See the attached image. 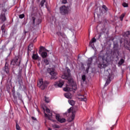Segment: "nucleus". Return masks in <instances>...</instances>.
<instances>
[{
  "instance_id": "6e6552de",
  "label": "nucleus",
  "mask_w": 130,
  "mask_h": 130,
  "mask_svg": "<svg viewBox=\"0 0 130 130\" xmlns=\"http://www.w3.org/2000/svg\"><path fill=\"white\" fill-rule=\"evenodd\" d=\"M56 119L60 122V123H63V122H66V119L62 118L61 116L59 114H56L55 115Z\"/></svg>"
},
{
  "instance_id": "4c0bfd02",
  "label": "nucleus",
  "mask_w": 130,
  "mask_h": 130,
  "mask_svg": "<svg viewBox=\"0 0 130 130\" xmlns=\"http://www.w3.org/2000/svg\"><path fill=\"white\" fill-rule=\"evenodd\" d=\"M41 23V20L38 19L37 21L36 22V25H39Z\"/></svg>"
},
{
  "instance_id": "a211bd4d",
  "label": "nucleus",
  "mask_w": 130,
  "mask_h": 130,
  "mask_svg": "<svg viewBox=\"0 0 130 130\" xmlns=\"http://www.w3.org/2000/svg\"><path fill=\"white\" fill-rule=\"evenodd\" d=\"M39 57V56H38V54H32V59H35V60H36L37 59H38V58Z\"/></svg>"
},
{
  "instance_id": "bb28decb",
  "label": "nucleus",
  "mask_w": 130,
  "mask_h": 130,
  "mask_svg": "<svg viewBox=\"0 0 130 130\" xmlns=\"http://www.w3.org/2000/svg\"><path fill=\"white\" fill-rule=\"evenodd\" d=\"M124 16H125V13L122 14L120 16V21H123V18H124Z\"/></svg>"
},
{
  "instance_id": "393cba45",
  "label": "nucleus",
  "mask_w": 130,
  "mask_h": 130,
  "mask_svg": "<svg viewBox=\"0 0 130 130\" xmlns=\"http://www.w3.org/2000/svg\"><path fill=\"white\" fill-rule=\"evenodd\" d=\"M114 50L115 51L118 50V45L117 44H114Z\"/></svg>"
},
{
  "instance_id": "1a4fd4ad",
  "label": "nucleus",
  "mask_w": 130,
  "mask_h": 130,
  "mask_svg": "<svg viewBox=\"0 0 130 130\" xmlns=\"http://www.w3.org/2000/svg\"><path fill=\"white\" fill-rule=\"evenodd\" d=\"M64 84V81L62 80H60L59 81L55 82V86L56 87V86H58L59 88H61L62 86H63Z\"/></svg>"
},
{
  "instance_id": "412c9836",
  "label": "nucleus",
  "mask_w": 130,
  "mask_h": 130,
  "mask_svg": "<svg viewBox=\"0 0 130 130\" xmlns=\"http://www.w3.org/2000/svg\"><path fill=\"white\" fill-rule=\"evenodd\" d=\"M17 95L19 100H20L21 102H23V100H22V95L20 94V93L19 92L17 93Z\"/></svg>"
},
{
  "instance_id": "c03bdc74",
  "label": "nucleus",
  "mask_w": 130,
  "mask_h": 130,
  "mask_svg": "<svg viewBox=\"0 0 130 130\" xmlns=\"http://www.w3.org/2000/svg\"><path fill=\"white\" fill-rule=\"evenodd\" d=\"M58 35H60L61 36L63 37V34H61V32H59Z\"/></svg>"
},
{
  "instance_id": "9d476101",
  "label": "nucleus",
  "mask_w": 130,
  "mask_h": 130,
  "mask_svg": "<svg viewBox=\"0 0 130 130\" xmlns=\"http://www.w3.org/2000/svg\"><path fill=\"white\" fill-rule=\"evenodd\" d=\"M32 14L35 16H37V15H39L40 16V12H39V10L38 8L36 7H34L32 8Z\"/></svg>"
},
{
  "instance_id": "473e14b6",
  "label": "nucleus",
  "mask_w": 130,
  "mask_h": 130,
  "mask_svg": "<svg viewBox=\"0 0 130 130\" xmlns=\"http://www.w3.org/2000/svg\"><path fill=\"white\" fill-rule=\"evenodd\" d=\"M122 6H123V7H124V8H127V7H128V4L126 3H123L122 4Z\"/></svg>"
},
{
  "instance_id": "c9c22d12",
  "label": "nucleus",
  "mask_w": 130,
  "mask_h": 130,
  "mask_svg": "<svg viewBox=\"0 0 130 130\" xmlns=\"http://www.w3.org/2000/svg\"><path fill=\"white\" fill-rule=\"evenodd\" d=\"M82 80L83 82H85L86 81V75H83L82 76Z\"/></svg>"
},
{
  "instance_id": "c85d7f7f",
  "label": "nucleus",
  "mask_w": 130,
  "mask_h": 130,
  "mask_svg": "<svg viewBox=\"0 0 130 130\" xmlns=\"http://www.w3.org/2000/svg\"><path fill=\"white\" fill-rule=\"evenodd\" d=\"M80 98V99H81V101H87V99H86V98H85V96L84 95H81V97Z\"/></svg>"
},
{
  "instance_id": "7c9ffc66",
  "label": "nucleus",
  "mask_w": 130,
  "mask_h": 130,
  "mask_svg": "<svg viewBox=\"0 0 130 130\" xmlns=\"http://www.w3.org/2000/svg\"><path fill=\"white\" fill-rule=\"evenodd\" d=\"M123 62H124V60L123 59H121L118 62V64H119L120 66H121V64H122Z\"/></svg>"
},
{
  "instance_id": "3c124183",
  "label": "nucleus",
  "mask_w": 130,
  "mask_h": 130,
  "mask_svg": "<svg viewBox=\"0 0 130 130\" xmlns=\"http://www.w3.org/2000/svg\"><path fill=\"white\" fill-rule=\"evenodd\" d=\"M25 33H27V32L25 31Z\"/></svg>"
},
{
  "instance_id": "f03ea898",
  "label": "nucleus",
  "mask_w": 130,
  "mask_h": 130,
  "mask_svg": "<svg viewBox=\"0 0 130 130\" xmlns=\"http://www.w3.org/2000/svg\"><path fill=\"white\" fill-rule=\"evenodd\" d=\"M60 13L62 16H66V15H69L71 14V9L69 7H66V6H62L60 7Z\"/></svg>"
},
{
  "instance_id": "aec40b11",
  "label": "nucleus",
  "mask_w": 130,
  "mask_h": 130,
  "mask_svg": "<svg viewBox=\"0 0 130 130\" xmlns=\"http://www.w3.org/2000/svg\"><path fill=\"white\" fill-rule=\"evenodd\" d=\"M98 67L100 69H104V68H106V64L103 63H99L98 65Z\"/></svg>"
},
{
  "instance_id": "79ce46f5",
  "label": "nucleus",
  "mask_w": 130,
  "mask_h": 130,
  "mask_svg": "<svg viewBox=\"0 0 130 130\" xmlns=\"http://www.w3.org/2000/svg\"><path fill=\"white\" fill-rule=\"evenodd\" d=\"M31 119H32V120H37L36 118H35V117H34V116H32V117H31Z\"/></svg>"
},
{
  "instance_id": "7ed1b4c3",
  "label": "nucleus",
  "mask_w": 130,
  "mask_h": 130,
  "mask_svg": "<svg viewBox=\"0 0 130 130\" xmlns=\"http://www.w3.org/2000/svg\"><path fill=\"white\" fill-rule=\"evenodd\" d=\"M49 85V81H45L43 82V79H41L39 80V82L38 83V86L42 90H44L47 86Z\"/></svg>"
},
{
  "instance_id": "6ab92c4d",
  "label": "nucleus",
  "mask_w": 130,
  "mask_h": 130,
  "mask_svg": "<svg viewBox=\"0 0 130 130\" xmlns=\"http://www.w3.org/2000/svg\"><path fill=\"white\" fill-rule=\"evenodd\" d=\"M92 61H93V59L92 58H88L87 61V66L88 67L91 66V63H92Z\"/></svg>"
},
{
  "instance_id": "8fccbe9b",
  "label": "nucleus",
  "mask_w": 130,
  "mask_h": 130,
  "mask_svg": "<svg viewBox=\"0 0 130 130\" xmlns=\"http://www.w3.org/2000/svg\"><path fill=\"white\" fill-rule=\"evenodd\" d=\"M48 130H51V129H50V128H49Z\"/></svg>"
},
{
  "instance_id": "9b49d317",
  "label": "nucleus",
  "mask_w": 130,
  "mask_h": 130,
  "mask_svg": "<svg viewBox=\"0 0 130 130\" xmlns=\"http://www.w3.org/2000/svg\"><path fill=\"white\" fill-rule=\"evenodd\" d=\"M4 71L7 75H10V69H9V63L8 62H6L5 63Z\"/></svg>"
},
{
  "instance_id": "ea45409f",
  "label": "nucleus",
  "mask_w": 130,
  "mask_h": 130,
  "mask_svg": "<svg viewBox=\"0 0 130 130\" xmlns=\"http://www.w3.org/2000/svg\"><path fill=\"white\" fill-rule=\"evenodd\" d=\"M125 35L126 36V37H128V36H129L130 35V31H127L125 32Z\"/></svg>"
},
{
  "instance_id": "37998d69",
  "label": "nucleus",
  "mask_w": 130,
  "mask_h": 130,
  "mask_svg": "<svg viewBox=\"0 0 130 130\" xmlns=\"http://www.w3.org/2000/svg\"><path fill=\"white\" fill-rule=\"evenodd\" d=\"M67 0H62V3L63 4H67Z\"/></svg>"
},
{
  "instance_id": "dca6fc26",
  "label": "nucleus",
  "mask_w": 130,
  "mask_h": 130,
  "mask_svg": "<svg viewBox=\"0 0 130 130\" xmlns=\"http://www.w3.org/2000/svg\"><path fill=\"white\" fill-rule=\"evenodd\" d=\"M33 49V44H30L28 47V54Z\"/></svg>"
},
{
  "instance_id": "de8ad7c7",
  "label": "nucleus",
  "mask_w": 130,
  "mask_h": 130,
  "mask_svg": "<svg viewBox=\"0 0 130 130\" xmlns=\"http://www.w3.org/2000/svg\"><path fill=\"white\" fill-rule=\"evenodd\" d=\"M2 100V94H0V101Z\"/></svg>"
},
{
  "instance_id": "2f4dec72",
  "label": "nucleus",
  "mask_w": 130,
  "mask_h": 130,
  "mask_svg": "<svg viewBox=\"0 0 130 130\" xmlns=\"http://www.w3.org/2000/svg\"><path fill=\"white\" fill-rule=\"evenodd\" d=\"M44 4H45V0H42L40 3L41 7H43V6H44Z\"/></svg>"
},
{
  "instance_id": "f3484780",
  "label": "nucleus",
  "mask_w": 130,
  "mask_h": 130,
  "mask_svg": "<svg viewBox=\"0 0 130 130\" xmlns=\"http://www.w3.org/2000/svg\"><path fill=\"white\" fill-rule=\"evenodd\" d=\"M41 54L43 58H46V57H47V52H43L41 53Z\"/></svg>"
},
{
  "instance_id": "09e8293b",
  "label": "nucleus",
  "mask_w": 130,
  "mask_h": 130,
  "mask_svg": "<svg viewBox=\"0 0 130 130\" xmlns=\"http://www.w3.org/2000/svg\"><path fill=\"white\" fill-rule=\"evenodd\" d=\"M74 90H77V88H75V89H74Z\"/></svg>"
},
{
  "instance_id": "0eeeda50",
  "label": "nucleus",
  "mask_w": 130,
  "mask_h": 130,
  "mask_svg": "<svg viewBox=\"0 0 130 130\" xmlns=\"http://www.w3.org/2000/svg\"><path fill=\"white\" fill-rule=\"evenodd\" d=\"M46 113H44L45 117H47L48 119L49 120H51V118L52 117V112L50 111V110L48 108H46Z\"/></svg>"
},
{
  "instance_id": "4be33fe9",
  "label": "nucleus",
  "mask_w": 130,
  "mask_h": 130,
  "mask_svg": "<svg viewBox=\"0 0 130 130\" xmlns=\"http://www.w3.org/2000/svg\"><path fill=\"white\" fill-rule=\"evenodd\" d=\"M64 91H65V92H69L70 91H72V88L67 86L66 87L63 88Z\"/></svg>"
},
{
  "instance_id": "c756f323",
  "label": "nucleus",
  "mask_w": 130,
  "mask_h": 130,
  "mask_svg": "<svg viewBox=\"0 0 130 130\" xmlns=\"http://www.w3.org/2000/svg\"><path fill=\"white\" fill-rule=\"evenodd\" d=\"M45 101L47 103H49V102H50V100H49V98H47V97L45 96Z\"/></svg>"
},
{
  "instance_id": "b1692460",
  "label": "nucleus",
  "mask_w": 130,
  "mask_h": 130,
  "mask_svg": "<svg viewBox=\"0 0 130 130\" xmlns=\"http://www.w3.org/2000/svg\"><path fill=\"white\" fill-rule=\"evenodd\" d=\"M96 39H95V38H93L89 42V45H91L92 43H94L96 42Z\"/></svg>"
},
{
  "instance_id": "a18cd8bd",
  "label": "nucleus",
  "mask_w": 130,
  "mask_h": 130,
  "mask_svg": "<svg viewBox=\"0 0 130 130\" xmlns=\"http://www.w3.org/2000/svg\"><path fill=\"white\" fill-rule=\"evenodd\" d=\"M3 12H5V13H6V12H7V9H4L3 10Z\"/></svg>"
},
{
  "instance_id": "f8f14e48",
  "label": "nucleus",
  "mask_w": 130,
  "mask_h": 130,
  "mask_svg": "<svg viewBox=\"0 0 130 130\" xmlns=\"http://www.w3.org/2000/svg\"><path fill=\"white\" fill-rule=\"evenodd\" d=\"M36 20V18H35L34 17H32L31 18L32 23L30 24V29L31 30H34V27H35V20Z\"/></svg>"
},
{
  "instance_id": "ddd939ff",
  "label": "nucleus",
  "mask_w": 130,
  "mask_h": 130,
  "mask_svg": "<svg viewBox=\"0 0 130 130\" xmlns=\"http://www.w3.org/2000/svg\"><path fill=\"white\" fill-rule=\"evenodd\" d=\"M1 30L2 31V36H6V32H7V30L6 29V25L3 24L2 27H1Z\"/></svg>"
},
{
  "instance_id": "20e7f679",
  "label": "nucleus",
  "mask_w": 130,
  "mask_h": 130,
  "mask_svg": "<svg viewBox=\"0 0 130 130\" xmlns=\"http://www.w3.org/2000/svg\"><path fill=\"white\" fill-rule=\"evenodd\" d=\"M22 59L19 58L18 56H16L15 58H14L11 61V64L12 66H14L15 67H20V64H21V61Z\"/></svg>"
},
{
  "instance_id": "423d86ee",
  "label": "nucleus",
  "mask_w": 130,
  "mask_h": 130,
  "mask_svg": "<svg viewBox=\"0 0 130 130\" xmlns=\"http://www.w3.org/2000/svg\"><path fill=\"white\" fill-rule=\"evenodd\" d=\"M68 113H70V112H72V115L68 119V121L71 122V121H73V120L75 119V113H76V112L75 111H73V108H70L69 109H68Z\"/></svg>"
},
{
  "instance_id": "e433bc0d",
  "label": "nucleus",
  "mask_w": 130,
  "mask_h": 130,
  "mask_svg": "<svg viewBox=\"0 0 130 130\" xmlns=\"http://www.w3.org/2000/svg\"><path fill=\"white\" fill-rule=\"evenodd\" d=\"M14 98V103H18V99H17V96L16 95H13Z\"/></svg>"
},
{
  "instance_id": "f704fd0d",
  "label": "nucleus",
  "mask_w": 130,
  "mask_h": 130,
  "mask_svg": "<svg viewBox=\"0 0 130 130\" xmlns=\"http://www.w3.org/2000/svg\"><path fill=\"white\" fill-rule=\"evenodd\" d=\"M16 129L17 130H21V127L19 125V124L18 123H16Z\"/></svg>"
},
{
  "instance_id": "a19ab883",
  "label": "nucleus",
  "mask_w": 130,
  "mask_h": 130,
  "mask_svg": "<svg viewBox=\"0 0 130 130\" xmlns=\"http://www.w3.org/2000/svg\"><path fill=\"white\" fill-rule=\"evenodd\" d=\"M24 17H25V15H24V14L19 15L20 19H23V18H24Z\"/></svg>"
},
{
  "instance_id": "a878e982",
  "label": "nucleus",
  "mask_w": 130,
  "mask_h": 130,
  "mask_svg": "<svg viewBox=\"0 0 130 130\" xmlns=\"http://www.w3.org/2000/svg\"><path fill=\"white\" fill-rule=\"evenodd\" d=\"M110 82H111L110 79V78L108 79L105 84V87L108 86V84L110 83Z\"/></svg>"
},
{
  "instance_id": "49530a36",
  "label": "nucleus",
  "mask_w": 130,
  "mask_h": 130,
  "mask_svg": "<svg viewBox=\"0 0 130 130\" xmlns=\"http://www.w3.org/2000/svg\"><path fill=\"white\" fill-rule=\"evenodd\" d=\"M114 126V125H113L111 127V129L113 130V127Z\"/></svg>"
},
{
  "instance_id": "cd10ccee",
  "label": "nucleus",
  "mask_w": 130,
  "mask_h": 130,
  "mask_svg": "<svg viewBox=\"0 0 130 130\" xmlns=\"http://www.w3.org/2000/svg\"><path fill=\"white\" fill-rule=\"evenodd\" d=\"M44 62L45 64H46V66L49 64V60H48V59H44Z\"/></svg>"
},
{
  "instance_id": "5701e85b",
  "label": "nucleus",
  "mask_w": 130,
  "mask_h": 130,
  "mask_svg": "<svg viewBox=\"0 0 130 130\" xmlns=\"http://www.w3.org/2000/svg\"><path fill=\"white\" fill-rule=\"evenodd\" d=\"M69 103L70 104V105H72V106H74L75 105V102L73 100H69Z\"/></svg>"
},
{
  "instance_id": "39448f33",
  "label": "nucleus",
  "mask_w": 130,
  "mask_h": 130,
  "mask_svg": "<svg viewBox=\"0 0 130 130\" xmlns=\"http://www.w3.org/2000/svg\"><path fill=\"white\" fill-rule=\"evenodd\" d=\"M48 73L51 75V80H56L57 79V73L54 71V70L52 68H48L47 70Z\"/></svg>"
},
{
  "instance_id": "58836bf2",
  "label": "nucleus",
  "mask_w": 130,
  "mask_h": 130,
  "mask_svg": "<svg viewBox=\"0 0 130 130\" xmlns=\"http://www.w3.org/2000/svg\"><path fill=\"white\" fill-rule=\"evenodd\" d=\"M103 9H105V11L106 12H107V11L108 10V9L107 8V7H106V6L103 5Z\"/></svg>"
},
{
  "instance_id": "72a5a7b5",
  "label": "nucleus",
  "mask_w": 130,
  "mask_h": 130,
  "mask_svg": "<svg viewBox=\"0 0 130 130\" xmlns=\"http://www.w3.org/2000/svg\"><path fill=\"white\" fill-rule=\"evenodd\" d=\"M44 50V47L43 46H41L40 47V49L39 51V53L40 54H41V52H42V50Z\"/></svg>"
},
{
  "instance_id": "f257e3e1",
  "label": "nucleus",
  "mask_w": 130,
  "mask_h": 130,
  "mask_svg": "<svg viewBox=\"0 0 130 130\" xmlns=\"http://www.w3.org/2000/svg\"><path fill=\"white\" fill-rule=\"evenodd\" d=\"M61 78L62 79L68 80L69 83H70L71 84L74 82V79H73V77L71 76V70L69 69H67V72L61 76Z\"/></svg>"
},
{
  "instance_id": "4468645a",
  "label": "nucleus",
  "mask_w": 130,
  "mask_h": 130,
  "mask_svg": "<svg viewBox=\"0 0 130 130\" xmlns=\"http://www.w3.org/2000/svg\"><path fill=\"white\" fill-rule=\"evenodd\" d=\"M64 96L66 98H67V99H72V98H73V95L70 92L64 93Z\"/></svg>"
},
{
  "instance_id": "2eb2a0df",
  "label": "nucleus",
  "mask_w": 130,
  "mask_h": 130,
  "mask_svg": "<svg viewBox=\"0 0 130 130\" xmlns=\"http://www.w3.org/2000/svg\"><path fill=\"white\" fill-rule=\"evenodd\" d=\"M1 19L3 22H5L7 20V18H6V14L2 13L1 15Z\"/></svg>"
}]
</instances>
